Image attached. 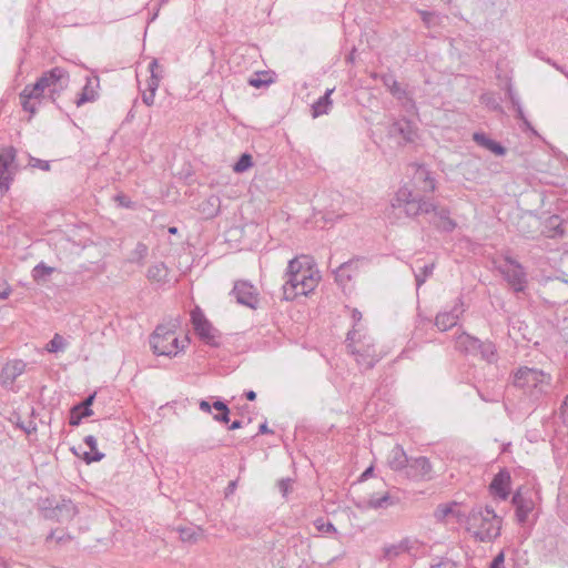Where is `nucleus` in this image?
Here are the masks:
<instances>
[{
  "label": "nucleus",
  "mask_w": 568,
  "mask_h": 568,
  "mask_svg": "<svg viewBox=\"0 0 568 568\" xmlns=\"http://www.w3.org/2000/svg\"><path fill=\"white\" fill-rule=\"evenodd\" d=\"M483 101L486 102L487 105L491 106L494 110H500V105L493 98L483 97Z\"/></svg>",
  "instance_id": "64"
},
{
  "label": "nucleus",
  "mask_w": 568,
  "mask_h": 568,
  "mask_svg": "<svg viewBox=\"0 0 568 568\" xmlns=\"http://www.w3.org/2000/svg\"><path fill=\"white\" fill-rule=\"evenodd\" d=\"M54 272V267L48 266L44 262L37 264L32 272V278L37 283L45 282L48 276Z\"/></svg>",
  "instance_id": "36"
},
{
  "label": "nucleus",
  "mask_w": 568,
  "mask_h": 568,
  "mask_svg": "<svg viewBox=\"0 0 568 568\" xmlns=\"http://www.w3.org/2000/svg\"><path fill=\"white\" fill-rule=\"evenodd\" d=\"M308 271L300 274H287L286 281L282 286L283 290V298L285 301H292L297 296V290L301 286L303 278Z\"/></svg>",
  "instance_id": "20"
},
{
  "label": "nucleus",
  "mask_w": 568,
  "mask_h": 568,
  "mask_svg": "<svg viewBox=\"0 0 568 568\" xmlns=\"http://www.w3.org/2000/svg\"><path fill=\"white\" fill-rule=\"evenodd\" d=\"M473 140L481 148L489 150L491 143L494 142L485 132H475L473 134Z\"/></svg>",
  "instance_id": "49"
},
{
  "label": "nucleus",
  "mask_w": 568,
  "mask_h": 568,
  "mask_svg": "<svg viewBox=\"0 0 568 568\" xmlns=\"http://www.w3.org/2000/svg\"><path fill=\"white\" fill-rule=\"evenodd\" d=\"M141 97H142V101H143V103L145 105H148V106L153 105L154 97H155L154 92H151V91H148V90H142L141 91Z\"/></svg>",
  "instance_id": "59"
},
{
  "label": "nucleus",
  "mask_w": 568,
  "mask_h": 568,
  "mask_svg": "<svg viewBox=\"0 0 568 568\" xmlns=\"http://www.w3.org/2000/svg\"><path fill=\"white\" fill-rule=\"evenodd\" d=\"M457 562L448 557H436L432 560L429 568H457Z\"/></svg>",
  "instance_id": "47"
},
{
  "label": "nucleus",
  "mask_w": 568,
  "mask_h": 568,
  "mask_svg": "<svg viewBox=\"0 0 568 568\" xmlns=\"http://www.w3.org/2000/svg\"><path fill=\"white\" fill-rule=\"evenodd\" d=\"M277 486L282 495L286 497L292 489V480L290 478H282L278 480Z\"/></svg>",
  "instance_id": "55"
},
{
  "label": "nucleus",
  "mask_w": 568,
  "mask_h": 568,
  "mask_svg": "<svg viewBox=\"0 0 568 568\" xmlns=\"http://www.w3.org/2000/svg\"><path fill=\"white\" fill-rule=\"evenodd\" d=\"M457 506L456 501H453L450 504H440L437 506V508L434 511V517L436 521L444 523L447 516L454 515L457 518V513L454 510V507Z\"/></svg>",
  "instance_id": "38"
},
{
  "label": "nucleus",
  "mask_w": 568,
  "mask_h": 568,
  "mask_svg": "<svg viewBox=\"0 0 568 568\" xmlns=\"http://www.w3.org/2000/svg\"><path fill=\"white\" fill-rule=\"evenodd\" d=\"M213 418H214V420H216L219 423L227 424L230 422V408H227V412L226 410L219 412L217 414H215L213 416Z\"/></svg>",
  "instance_id": "61"
},
{
  "label": "nucleus",
  "mask_w": 568,
  "mask_h": 568,
  "mask_svg": "<svg viewBox=\"0 0 568 568\" xmlns=\"http://www.w3.org/2000/svg\"><path fill=\"white\" fill-rule=\"evenodd\" d=\"M26 369V363L21 359H16L11 363H8L1 373L2 384H13V382L23 374Z\"/></svg>",
  "instance_id": "22"
},
{
  "label": "nucleus",
  "mask_w": 568,
  "mask_h": 568,
  "mask_svg": "<svg viewBox=\"0 0 568 568\" xmlns=\"http://www.w3.org/2000/svg\"><path fill=\"white\" fill-rule=\"evenodd\" d=\"M419 14H420L423 22L427 27H430L434 23V20L436 18V14L434 12H429V11H419Z\"/></svg>",
  "instance_id": "60"
},
{
  "label": "nucleus",
  "mask_w": 568,
  "mask_h": 568,
  "mask_svg": "<svg viewBox=\"0 0 568 568\" xmlns=\"http://www.w3.org/2000/svg\"><path fill=\"white\" fill-rule=\"evenodd\" d=\"M456 344L463 352L477 355L478 347H480V339L467 333H463L457 337Z\"/></svg>",
  "instance_id": "29"
},
{
  "label": "nucleus",
  "mask_w": 568,
  "mask_h": 568,
  "mask_svg": "<svg viewBox=\"0 0 568 568\" xmlns=\"http://www.w3.org/2000/svg\"><path fill=\"white\" fill-rule=\"evenodd\" d=\"M357 335V329H352L347 333L346 347L351 354L356 356V362L359 366L365 369H372L382 359L383 355L381 352H377L372 338L366 336L356 338Z\"/></svg>",
  "instance_id": "5"
},
{
  "label": "nucleus",
  "mask_w": 568,
  "mask_h": 568,
  "mask_svg": "<svg viewBox=\"0 0 568 568\" xmlns=\"http://www.w3.org/2000/svg\"><path fill=\"white\" fill-rule=\"evenodd\" d=\"M499 271L515 292L525 291L527 284L526 272L519 262L506 256L505 264L499 266Z\"/></svg>",
  "instance_id": "8"
},
{
  "label": "nucleus",
  "mask_w": 568,
  "mask_h": 568,
  "mask_svg": "<svg viewBox=\"0 0 568 568\" xmlns=\"http://www.w3.org/2000/svg\"><path fill=\"white\" fill-rule=\"evenodd\" d=\"M462 306L463 302L458 298L457 304L452 311L437 314L435 318L436 327L443 332L454 327L458 322L459 315L464 312V310L460 308Z\"/></svg>",
  "instance_id": "16"
},
{
  "label": "nucleus",
  "mask_w": 568,
  "mask_h": 568,
  "mask_svg": "<svg viewBox=\"0 0 568 568\" xmlns=\"http://www.w3.org/2000/svg\"><path fill=\"white\" fill-rule=\"evenodd\" d=\"M91 415H84V409L79 405H73L70 409L69 424L77 427L81 424L83 418L90 417Z\"/></svg>",
  "instance_id": "43"
},
{
  "label": "nucleus",
  "mask_w": 568,
  "mask_h": 568,
  "mask_svg": "<svg viewBox=\"0 0 568 568\" xmlns=\"http://www.w3.org/2000/svg\"><path fill=\"white\" fill-rule=\"evenodd\" d=\"M16 425L28 435L37 430V424L33 420H30L28 426L23 422H18Z\"/></svg>",
  "instance_id": "58"
},
{
  "label": "nucleus",
  "mask_w": 568,
  "mask_h": 568,
  "mask_svg": "<svg viewBox=\"0 0 568 568\" xmlns=\"http://www.w3.org/2000/svg\"><path fill=\"white\" fill-rule=\"evenodd\" d=\"M70 82L69 72L61 68L54 67L44 71L32 85H26L19 94L21 105L24 111L34 114L40 104V99L44 98L48 91L52 102L68 88Z\"/></svg>",
  "instance_id": "1"
},
{
  "label": "nucleus",
  "mask_w": 568,
  "mask_h": 568,
  "mask_svg": "<svg viewBox=\"0 0 568 568\" xmlns=\"http://www.w3.org/2000/svg\"><path fill=\"white\" fill-rule=\"evenodd\" d=\"M253 165V158L248 153H243L240 155L237 161L233 165V171L235 173H243L247 171Z\"/></svg>",
  "instance_id": "42"
},
{
  "label": "nucleus",
  "mask_w": 568,
  "mask_h": 568,
  "mask_svg": "<svg viewBox=\"0 0 568 568\" xmlns=\"http://www.w3.org/2000/svg\"><path fill=\"white\" fill-rule=\"evenodd\" d=\"M505 552L504 550L499 551L494 559L491 560L489 568H505Z\"/></svg>",
  "instance_id": "56"
},
{
  "label": "nucleus",
  "mask_w": 568,
  "mask_h": 568,
  "mask_svg": "<svg viewBox=\"0 0 568 568\" xmlns=\"http://www.w3.org/2000/svg\"><path fill=\"white\" fill-rule=\"evenodd\" d=\"M434 264H427L419 268L417 273H415V281L417 288L420 287L427 280L428 276L433 274Z\"/></svg>",
  "instance_id": "46"
},
{
  "label": "nucleus",
  "mask_w": 568,
  "mask_h": 568,
  "mask_svg": "<svg viewBox=\"0 0 568 568\" xmlns=\"http://www.w3.org/2000/svg\"><path fill=\"white\" fill-rule=\"evenodd\" d=\"M506 95L509 99L514 110L516 111V118L520 120L527 128L532 129L530 122L525 116L523 106L520 104V99L515 92L510 81H508L506 84Z\"/></svg>",
  "instance_id": "25"
},
{
  "label": "nucleus",
  "mask_w": 568,
  "mask_h": 568,
  "mask_svg": "<svg viewBox=\"0 0 568 568\" xmlns=\"http://www.w3.org/2000/svg\"><path fill=\"white\" fill-rule=\"evenodd\" d=\"M379 79L395 99L403 100L407 98V91L400 87L394 74L384 73L379 75Z\"/></svg>",
  "instance_id": "24"
},
{
  "label": "nucleus",
  "mask_w": 568,
  "mask_h": 568,
  "mask_svg": "<svg viewBox=\"0 0 568 568\" xmlns=\"http://www.w3.org/2000/svg\"><path fill=\"white\" fill-rule=\"evenodd\" d=\"M95 399V393L88 395L83 400L79 402L77 405L84 409V415H93V410L91 408L92 404Z\"/></svg>",
  "instance_id": "51"
},
{
  "label": "nucleus",
  "mask_w": 568,
  "mask_h": 568,
  "mask_svg": "<svg viewBox=\"0 0 568 568\" xmlns=\"http://www.w3.org/2000/svg\"><path fill=\"white\" fill-rule=\"evenodd\" d=\"M146 277L151 282L165 283L168 280V268L163 262L151 265L148 268Z\"/></svg>",
  "instance_id": "34"
},
{
  "label": "nucleus",
  "mask_w": 568,
  "mask_h": 568,
  "mask_svg": "<svg viewBox=\"0 0 568 568\" xmlns=\"http://www.w3.org/2000/svg\"><path fill=\"white\" fill-rule=\"evenodd\" d=\"M477 354H479L484 361L494 363L497 359L496 345L490 341H480V347H478Z\"/></svg>",
  "instance_id": "35"
},
{
  "label": "nucleus",
  "mask_w": 568,
  "mask_h": 568,
  "mask_svg": "<svg viewBox=\"0 0 568 568\" xmlns=\"http://www.w3.org/2000/svg\"><path fill=\"white\" fill-rule=\"evenodd\" d=\"M333 92H334V88L327 89L325 91L324 95H322L317 101H315L312 104V116L313 118H318L323 114L328 113V111L331 110V106L333 104V101L331 99V95Z\"/></svg>",
  "instance_id": "28"
},
{
  "label": "nucleus",
  "mask_w": 568,
  "mask_h": 568,
  "mask_svg": "<svg viewBox=\"0 0 568 568\" xmlns=\"http://www.w3.org/2000/svg\"><path fill=\"white\" fill-rule=\"evenodd\" d=\"M516 510V519L519 524H525L528 515L534 509V501L531 498L524 496L520 491H516L511 499Z\"/></svg>",
  "instance_id": "17"
},
{
  "label": "nucleus",
  "mask_w": 568,
  "mask_h": 568,
  "mask_svg": "<svg viewBox=\"0 0 568 568\" xmlns=\"http://www.w3.org/2000/svg\"><path fill=\"white\" fill-rule=\"evenodd\" d=\"M548 236L556 237L565 234V225L558 215H552L547 222Z\"/></svg>",
  "instance_id": "37"
},
{
  "label": "nucleus",
  "mask_w": 568,
  "mask_h": 568,
  "mask_svg": "<svg viewBox=\"0 0 568 568\" xmlns=\"http://www.w3.org/2000/svg\"><path fill=\"white\" fill-rule=\"evenodd\" d=\"M424 544L417 538L405 537L398 544L385 546L383 548V557L385 560H393L402 554L416 557Z\"/></svg>",
  "instance_id": "10"
},
{
  "label": "nucleus",
  "mask_w": 568,
  "mask_h": 568,
  "mask_svg": "<svg viewBox=\"0 0 568 568\" xmlns=\"http://www.w3.org/2000/svg\"><path fill=\"white\" fill-rule=\"evenodd\" d=\"M515 387L523 389L531 402H538L550 387V376L540 369L523 366L513 375Z\"/></svg>",
  "instance_id": "3"
},
{
  "label": "nucleus",
  "mask_w": 568,
  "mask_h": 568,
  "mask_svg": "<svg viewBox=\"0 0 568 568\" xmlns=\"http://www.w3.org/2000/svg\"><path fill=\"white\" fill-rule=\"evenodd\" d=\"M414 180L415 183H423L420 189L425 193L434 192L436 189V181L425 166H418V169L415 172Z\"/></svg>",
  "instance_id": "30"
},
{
  "label": "nucleus",
  "mask_w": 568,
  "mask_h": 568,
  "mask_svg": "<svg viewBox=\"0 0 568 568\" xmlns=\"http://www.w3.org/2000/svg\"><path fill=\"white\" fill-rule=\"evenodd\" d=\"M149 71H150V77L149 79L146 80V88L144 90H148V91H151V92H156L159 85H160V81H161V78H162V74H161V67L159 65V62L156 59H153L150 63H149V67H148Z\"/></svg>",
  "instance_id": "32"
},
{
  "label": "nucleus",
  "mask_w": 568,
  "mask_h": 568,
  "mask_svg": "<svg viewBox=\"0 0 568 568\" xmlns=\"http://www.w3.org/2000/svg\"><path fill=\"white\" fill-rule=\"evenodd\" d=\"M57 503L55 498H44L39 501V508L45 519H53L54 516H52V514L54 513L53 508Z\"/></svg>",
  "instance_id": "44"
},
{
  "label": "nucleus",
  "mask_w": 568,
  "mask_h": 568,
  "mask_svg": "<svg viewBox=\"0 0 568 568\" xmlns=\"http://www.w3.org/2000/svg\"><path fill=\"white\" fill-rule=\"evenodd\" d=\"M191 323L195 334L204 344L211 347L220 346L221 332L212 325L199 306L191 312Z\"/></svg>",
  "instance_id": "6"
},
{
  "label": "nucleus",
  "mask_w": 568,
  "mask_h": 568,
  "mask_svg": "<svg viewBox=\"0 0 568 568\" xmlns=\"http://www.w3.org/2000/svg\"><path fill=\"white\" fill-rule=\"evenodd\" d=\"M221 210V199L217 195H210L199 204V211L206 217H215Z\"/></svg>",
  "instance_id": "26"
},
{
  "label": "nucleus",
  "mask_w": 568,
  "mask_h": 568,
  "mask_svg": "<svg viewBox=\"0 0 568 568\" xmlns=\"http://www.w3.org/2000/svg\"><path fill=\"white\" fill-rule=\"evenodd\" d=\"M397 201L403 202L404 211L407 216H417L419 214H429L434 210V203L425 196L414 193L407 187H403L397 193Z\"/></svg>",
  "instance_id": "7"
},
{
  "label": "nucleus",
  "mask_w": 568,
  "mask_h": 568,
  "mask_svg": "<svg viewBox=\"0 0 568 568\" xmlns=\"http://www.w3.org/2000/svg\"><path fill=\"white\" fill-rule=\"evenodd\" d=\"M212 408L216 409L217 412H223V410H226L227 412V408L229 406L226 405L225 402L221 400V399H216L213 404H212Z\"/></svg>",
  "instance_id": "62"
},
{
  "label": "nucleus",
  "mask_w": 568,
  "mask_h": 568,
  "mask_svg": "<svg viewBox=\"0 0 568 568\" xmlns=\"http://www.w3.org/2000/svg\"><path fill=\"white\" fill-rule=\"evenodd\" d=\"M433 467L429 459L425 456L409 457V463L406 466L405 475L407 478L414 480H429L432 479Z\"/></svg>",
  "instance_id": "11"
},
{
  "label": "nucleus",
  "mask_w": 568,
  "mask_h": 568,
  "mask_svg": "<svg viewBox=\"0 0 568 568\" xmlns=\"http://www.w3.org/2000/svg\"><path fill=\"white\" fill-rule=\"evenodd\" d=\"M352 320L354 322L353 329H356L355 326L362 321V313L357 308L352 310Z\"/></svg>",
  "instance_id": "63"
},
{
  "label": "nucleus",
  "mask_w": 568,
  "mask_h": 568,
  "mask_svg": "<svg viewBox=\"0 0 568 568\" xmlns=\"http://www.w3.org/2000/svg\"><path fill=\"white\" fill-rule=\"evenodd\" d=\"M510 483L509 471L501 469L489 484V493L501 500H506L510 494Z\"/></svg>",
  "instance_id": "13"
},
{
  "label": "nucleus",
  "mask_w": 568,
  "mask_h": 568,
  "mask_svg": "<svg viewBox=\"0 0 568 568\" xmlns=\"http://www.w3.org/2000/svg\"><path fill=\"white\" fill-rule=\"evenodd\" d=\"M148 246L144 243L139 242L135 248L131 252L129 261L131 263L143 264V261L148 255Z\"/></svg>",
  "instance_id": "41"
},
{
  "label": "nucleus",
  "mask_w": 568,
  "mask_h": 568,
  "mask_svg": "<svg viewBox=\"0 0 568 568\" xmlns=\"http://www.w3.org/2000/svg\"><path fill=\"white\" fill-rule=\"evenodd\" d=\"M312 268V258L307 255H302L300 257L292 258L288 262L285 275L300 274L306 271H311Z\"/></svg>",
  "instance_id": "31"
},
{
  "label": "nucleus",
  "mask_w": 568,
  "mask_h": 568,
  "mask_svg": "<svg viewBox=\"0 0 568 568\" xmlns=\"http://www.w3.org/2000/svg\"><path fill=\"white\" fill-rule=\"evenodd\" d=\"M54 513L52 514L53 519L58 523H64L71 520L77 515V507L71 499H62L54 506Z\"/></svg>",
  "instance_id": "18"
},
{
  "label": "nucleus",
  "mask_w": 568,
  "mask_h": 568,
  "mask_svg": "<svg viewBox=\"0 0 568 568\" xmlns=\"http://www.w3.org/2000/svg\"><path fill=\"white\" fill-rule=\"evenodd\" d=\"M29 165L32 168L40 169L42 171H49L50 170V162L45 160H40L33 156H30Z\"/></svg>",
  "instance_id": "53"
},
{
  "label": "nucleus",
  "mask_w": 568,
  "mask_h": 568,
  "mask_svg": "<svg viewBox=\"0 0 568 568\" xmlns=\"http://www.w3.org/2000/svg\"><path fill=\"white\" fill-rule=\"evenodd\" d=\"M387 134L390 138H402L404 142H413L415 138V130L412 121L402 118L393 121L387 128Z\"/></svg>",
  "instance_id": "15"
},
{
  "label": "nucleus",
  "mask_w": 568,
  "mask_h": 568,
  "mask_svg": "<svg viewBox=\"0 0 568 568\" xmlns=\"http://www.w3.org/2000/svg\"><path fill=\"white\" fill-rule=\"evenodd\" d=\"M114 201L119 204V206L125 207V209H135V203L131 201V199L125 195L124 193H118L114 196Z\"/></svg>",
  "instance_id": "52"
},
{
  "label": "nucleus",
  "mask_w": 568,
  "mask_h": 568,
  "mask_svg": "<svg viewBox=\"0 0 568 568\" xmlns=\"http://www.w3.org/2000/svg\"><path fill=\"white\" fill-rule=\"evenodd\" d=\"M67 347L65 339L60 334H54L52 339L47 344L45 349L49 353H58L64 351Z\"/></svg>",
  "instance_id": "45"
},
{
  "label": "nucleus",
  "mask_w": 568,
  "mask_h": 568,
  "mask_svg": "<svg viewBox=\"0 0 568 568\" xmlns=\"http://www.w3.org/2000/svg\"><path fill=\"white\" fill-rule=\"evenodd\" d=\"M551 444H552V450H554L555 460L558 464V466L561 467L564 462H565L564 459H565V456H566V449H565V447L561 446L562 439H561L559 433L552 439Z\"/></svg>",
  "instance_id": "40"
},
{
  "label": "nucleus",
  "mask_w": 568,
  "mask_h": 568,
  "mask_svg": "<svg viewBox=\"0 0 568 568\" xmlns=\"http://www.w3.org/2000/svg\"><path fill=\"white\" fill-rule=\"evenodd\" d=\"M497 156H503L506 154L507 149L499 142L495 141L491 143L490 149L488 150Z\"/></svg>",
  "instance_id": "57"
},
{
  "label": "nucleus",
  "mask_w": 568,
  "mask_h": 568,
  "mask_svg": "<svg viewBox=\"0 0 568 568\" xmlns=\"http://www.w3.org/2000/svg\"><path fill=\"white\" fill-rule=\"evenodd\" d=\"M271 83V80L270 79H262L261 78V74H256L255 77H252L248 79V84L254 87V88H262L264 85H267Z\"/></svg>",
  "instance_id": "54"
},
{
  "label": "nucleus",
  "mask_w": 568,
  "mask_h": 568,
  "mask_svg": "<svg viewBox=\"0 0 568 568\" xmlns=\"http://www.w3.org/2000/svg\"><path fill=\"white\" fill-rule=\"evenodd\" d=\"M473 140L481 148L489 150L491 143L494 142L485 132H475L473 134Z\"/></svg>",
  "instance_id": "48"
},
{
  "label": "nucleus",
  "mask_w": 568,
  "mask_h": 568,
  "mask_svg": "<svg viewBox=\"0 0 568 568\" xmlns=\"http://www.w3.org/2000/svg\"><path fill=\"white\" fill-rule=\"evenodd\" d=\"M397 503V499L392 497L388 493L383 496H377L376 494L372 495L367 500V507L372 509H385L389 506H393Z\"/></svg>",
  "instance_id": "33"
},
{
  "label": "nucleus",
  "mask_w": 568,
  "mask_h": 568,
  "mask_svg": "<svg viewBox=\"0 0 568 568\" xmlns=\"http://www.w3.org/2000/svg\"><path fill=\"white\" fill-rule=\"evenodd\" d=\"M408 463L409 457L406 455L404 448L400 445L394 446L387 458V464L390 469L395 471H405Z\"/></svg>",
  "instance_id": "21"
},
{
  "label": "nucleus",
  "mask_w": 568,
  "mask_h": 568,
  "mask_svg": "<svg viewBox=\"0 0 568 568\" xmlns=\"http://www.w3.org/2000/svg\"><path fill=\"white\" fill-rule=\"evenodd\" d=\"M176 325L173 323L159 324L150 336V346L158 356H175L183 351L190 338L186 336L182 342L175 335Z\"/></svg>",
  "instance_id": "4"
},
{
  "label": "nucleus",
  "mask_w": 568,
  "mask_h": 568,
  "mask_svg": "<svg viewBox=\"0 0 568 568\" xmlns=\"http://www.w3.org/2000/svg\"><path fill=\"white\" fill-rule=\"evenodd\" d=\"M99 88V78H87L85 85L83 87L81 93H79L74 103L77 106H81L88 102H93L98 98L97 89Z\"/></svg>",
  "instance_id": "19"
},
{
  "label": "nucleus",
  "mask_w": 568,
  "mask_h": 568,
  "mask_svg": "<svg viewBox=\"0 0 568 568\" xmlns=\"http://www.w3.org/2000/svg\"><path fill=\"white\" fill-rule=\"evenodd\" d=\"M317 285V278L314 277L313 268L308 271L303 278L301 286L297 290V295H307L312 292Z\"/></svg>",
  "instance_id": "39"
},
{
  "label": "nucleus",
  "mask_w": 568,
  "mask_h": 568,
  "mask_svg": "<svg viewBox=\"0 0 568 568\" xmlns=\"http://www.w3.org/2000/svg\"><path fill=\"white\" fill-rule=\"evenodd\" d=\"M16 159L14 148H6L0 151V193H6L10 189L12 181L9 168Z\"/></svg>",
  "instance_id": "12"
},
{
  "label": "nucleus",
  "mask_w": 568,
  "mask_h": 568,
  "mask_svg": "<svg viewBox=\"0 0 568 568\" xmlns=\"http://www.w3.org/2000/svg\"><path fill=\"white\" fill-rule=\"evenodd\" d=\"M457 520L465 521L467 530L480 542H491L500 536L503 518L489 506H474L467 515L458 511Z\"/></svg>",
  "instance_id": "2"
},
{
  "label": "nucleus",
  "mask_w": 568,
  "mask_h": 568,
  "mask_svg": "<svg viewBox=\"0 0 568 568\" xmlns=\"http://www.w3.org/2000/svg\"><path fill=\"white\" fill-rule=\"evenodd\" d=\"M234 296L236 303L251 310H256L260 304V293L257 288L248 281L240 280L234 283L230 293Z\"/></svg>",
  "instance_id": "9"
},
{
  "label": "nucleus",
  "mask_w": 568,
  "mask_h": 568,
  "mask_svg": "<svg viewBox=\"0 0 568 568\" xmlns=\"http://www.w3.org/2000/svg\"><path fill=\"white\" fill-rule=\"evenodd\" d=\"M430 213L434 214L430 222L438 231L452 233L456 229L457 223L450 217V211L447 207L434 204V210Z\"/></svg>",
  "instance_id": "14"
},
{
  "label": "nucleus",
  "mask_w": 568,
  "mask_h": 568,
  "mask_svg": "<svg viewBox=\"0 0 568 568\" xmlns=\"http://www.w3.org/2000/svg\"><path fill=\"white\" fill-rule=\"evenodd\" d=\"M84 444L90 448L91 452H84L81 458L89 465L95 462H100L104 458V454L99 452L97 446V438L93 435H88L83 439Z\"/></svg>",
  "instance_id": "27"
},
{
  "label": "nucleus",
  "mask_w": 568,
  "mask_h": 568,
  "mask_svg": "<svg viewBox=\"0 0 568 568\" xmlns=\"http://www.w3.org/2000/svg\"><path fill=\"white\" fill-rule=\"evenodd\" d=\"M473 140L481 148L489 150L491 143L494 142L485 132H475L473 134Z\"/></svg>",
  "instance_id": "50"
},
{
  "label": "nucleus",
  "mask_w": 568,
  "mask_h": 568,
  "mask_svg": "<svg viewBox=\"0 0 568 568\" xmlns=\"http://www.w3.org/2000/svg\"><path fill=\"white\" fill-rule=\"evenodd\" d=\"M358 262L359 260H349L338 265L334 271L335 281L342 285H345L348 281H351L352 272L357 270Z\"/></svg>",
  "instance_id": "23"
}]
</instances>
